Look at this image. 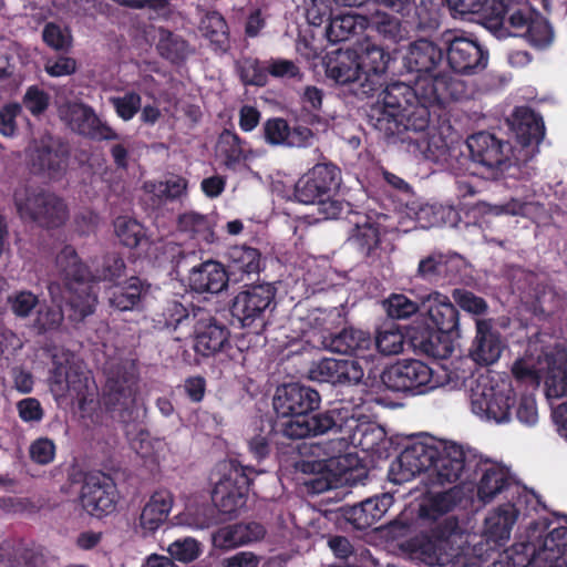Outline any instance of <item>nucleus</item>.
I'll return each mask as SVG.
<instances>
[{"instance_id": "09e8293b", "label": "nucleus", "mask_w": 567, "mask_h": 567, "mask_svg": "<svg viewBox=\"0 0 567 567\" xmlns=\"http://www.w3.org/2000/svg\"><path fill=\"white\" fill-rule=\"evenodd\" d=\"M174 522L178 526L204 529L213 524L212 509L204 503L190 501L181 513L174 516Z\"/></svg>"}, {"instance_id": "8fccbe9b", "label": "nucleus", "mask_w": 567, "mask_h": 567, "mask_svg": "<svg viewBox=\"0 0 567 567\" xmlns=\"http://www.w3.org/2000/svg\"><path fill=\"white\" fill-rule=\"evenodd\" d=\"M371 25L380 37L393 43H398L405 38V30L400 19L382 11H375L368 18Z\"/></svg>"}, {"instance_id": "9b49d317", "label": "nucleus", "mask_w": 567, "mask_h": 567, "mask_svg": "<svg viewBox=\"0 0 567 567\" xmlns=\"http://www.w3.org/2000/svg\"><path fill=\"white\" fill-rule=\"evenodd\" d=\"M467 147L471 154V174L485 179L498 178L508 167L522 159L507 142L485 132L470 136Z\"/></svg>"}, {"instance_id": "f257e3e1", "label": "nucleus", "mask_w": 567, "mask_h": 567, "mask_svg": "<svg viewBox=\"0 0 567 567\" xmlns=\"http://www.w3.org/2000/svg\"><path fill=\"white\" fill-rule=\"evenodd\" d=\"M403 66L417 74L414 85L389 84L371 106L370 122L385 136L398 135L415 157L440 162L447 145L435 128L429 127L427 107L460 99L464 85L446 70L443 50L427 40L409 45Z\"/></svg>"}, {"instance_id": "72a5a7b5", "label": "nucleus", "mask_w": 567, "mask_h": 567, "mask_svg": "<svg viewBox=\"0 0 567 567\" xmlns=\"http://www.w3.org/2000/svg\"><path fill=\"white\" fill-rule=\"evenodd\" d=\"M174 504L173 494L167 489L153 493L144 505L140 526L146 533L155 532L167 519Z\"/></svg>"}, {"instance_id": "f8f14e48", "label": "nucleus", "mask_w": 567, "mask_h": 567, "mask_svg": "<svg viewBox=\"0 0 567 567\" xmlns=\"http://www.w3.org/2000/svg\"><path fill=\"white\" fill-rule=\"evenodd\" d=\"M381 378L389 390L412 394H423L450 383L444 369L434 370L419 360L399 361L384 370Z\"/></svg>"}, {"instance_id": "a211bd4d", "label": "nucleus", "mask_w": 567, "mask_h": 567, "mask_svg": "<svg viewBox=\"0 0 567 567\" xmlns=\"http://www.w3.org/2000/svg\"><path fill=\"white\" fill-rule=\"evenodd\" d=\"M349 223L352 225L349 240L365 255L379 246L382 235L396 228L382 213H352Z\"/></svg>"}, {"instance_id": "473e14b6", "label": "nucleus", "mask_w": 567, "mask_h": 567, "mask_svg": "<svg viewBox=\"0 0 567 567\" xmlns=\"http://www.w3.org/2000/svg\"><path fill=\"white\" fill-rule=\"evenodd\" d=\"M421 308L427 312L433 328L439 331L450 332L457 327V311L446 296L431 292L422 298Z\"/></svg>"}, {"instance_id": "cd10ccee", "label": "nucleus", "mask_w": 567, "mask_h": 567, "mask_svg": "<svg viewBox=\"0 0 567 567\" xmlns=\"http://www.w3.org/2000/svg\"><path fill=\"white\" fill-rule=\"evenodd\" d=\"M32 169L54 176L65 166L66 151L53 137L44 136L29 147Z\"/></svg>"}, {"instance_id": "f03ea898", "label": "nucleus", "mask_w": 567, "mask_h": 567, "mask_svg": "<svg viewBox=\"0 0 567 567\" xmlns=\"http://www.w3.org/2000/svg\"><path fill=\"white\" fill-rule=\"evenodd\" d=\"M471 451L453 442L425 437L409 444L392 462L389 478L403 484L416 476L429 486L453 484L465 470Z\"/></svg>"}, {"instance_id": "de8ad7c7", "label": "nucleus", "mask_w": 567, "mask_h": 567, "mask_svg": "<svg viewBox=\"0 0 567 567\" xmlns=\"http://www.w3.org/2000/svg\"><path fill=\"white\" fill-rule=\"evenodd\" d=\"M213 216L202 215L196 212H186L178 217V229L190 237L203 239L207 243L215 240Z\"/></svg>"}, {"instance_id": "aec40b11", "label": "nucleus", "mask_w": 567, "mask_h": 567, "mask_svg": "<svg viewBox=\"0 0 567 567\" xmlns=\"http://www.w3.org/2000/svg\"><path fill=\"white\" fill-rule=\"evenodd\" d=\"M524 504L517 501L505 502L487 513L484 520L483 537L491 548L507 544Z\"/></svg>"}, {"instance_id": "c756f323", "label": "nucleus", "mask_w": 567, "mask_h": 567, "mask_svg": "<svg viewBox=\"0 0 567 567\" xmlns=\"http://www.w3.org/2000/svg\"><path fill=\"white\" fill-rule=\"evenodd\" d=\"M502 350L501 336L493 329L492 322L476 319V334L470 350L473 361L482 365L493 364L499 359Z\"/></svg>"}, {"instance_id": "dca6fc26", "label": "nucleus", "mask_w": 567, "mask_h": 567, "mask_svg": "<svg viewBox=\"0 0 567 567\" xmlns=\"http://www.w3.org/2000/svg\"><path fill=\"white\" fill-rule=\"evenodd\" d=\"M498 497H503L506 502L528 503L534 496L514 481L506 466L485 463L476 484V498L486 505Z\"/></svg>"}, {"instance_id": "412c9836", "label": "nucleus", "mask_w": 567, "mask_h": 567, "mask_svg": "<svg viewBox=\"0 0 567 567\" xmlns=\"http://www.w3.org/2000/svg\"><path fill=\"white\" fill-rule=\"evenodd\" d=\"M449 66L457 73L470 74L487 64V54L474 39L463 35L445 38Z\"/></svg>"}, {"instance_id": "2f4dec72", "label": "nucleus", "mask_w": 567, "mask_h": 567, "mask_svg": "<svg viewBox=\"0 0 567 567\" xmlns=\"http://www.w3.org/2000/svg\"><path fill=\"white\" fill-rule=\"evenodd\" d=\"M195 327V350L203 355H210L224 349L228 342V330L218 324L207 313L200 312Z\"/></svg>"}, {"instance_id": "423d86ee", "label": "nucleus", "mask_w": 567, "mask_h": 567, "mask_svg": "<svg viewBox=\"0 0 567 567\" xmlns=\"http://www.w3.org/2000/svg\"><path fill=\"white\" fill-rule=\"evenodd\" d=\"M54 369L50 390L59 404L78 403L82 416L94 409L96 385L82 362L73 354L53 355Z\"/></svg>"}, {"instance_id": "13d9d810", "label": "nucleus", "mask_w": 567, "mask_h": 567, "mask_svg": "<svg viewBox=\"0 0 567 567\" xmlns=\"http://www.w3.org/2000/svg\"><path fill=\"white\" fill-rule=\"evenodd\" d=\"M43 41L56 51L69 50L72 45V35L66 27L48 23L42 32Z\"/></svg>"}, {"instance_id": "774afa93", "label": "nucleus", "mask_w": 567, "mask_h": 567, "mask_svg": "<svg viewBox=\"0 0 567 567\" xmlns=\"http://www.w3.org/2000/svg\"><path fill=\"white\" fill-rule=\"evenodd\" d=\"M240 78L244 83L252 85H264L266 83V73L259 62L254 59H244L239 63Z\"/></svg>"}, {"instance_id": "6e6552de", "label": "nucleus", "mask_w": 567, "mask_h": 567, "mask_svg": "<svg viewBox=\"0 0 567 567\" xmlns=\"http://www.w3.org/2000/svg\"><path fill=\"white\" fill-rule=\"evenodd\" d=\"M340 184V172L331 164H318L301 176L295 186V197L299 203L317 207V220L339 218L348 212L349 205L334 194Z\"/></svg>"}, {"instance_id": "bb28decb", "label": "nucleus", "mask_w": 567, "mask_h": 567, "mask_svg": "<svg viewBox=\"0 0 567 567\" xmlns=\"http://www.w3.org/2000/svg\"><path fill=\"white\" fill-rule=\"evenodd\" d=\"M360 65V60L353 49L339 50L334 55L329 58L326 66V73L327 76L337 84H352L355 86L357 94L365 95L363 93L364 78Z\"/></svg>"}, {"instance_id": "69168bd1", "label": "nucleus", "mask_w": 567, "mask_h": 567, "mask_svg": "<svg viewBox=\"0 0 567 567\" xmlns=\"http://www.w3.org/2000/svg\"><path fill=\"white\" fill-rule=\"evenodd\" d=\"M111 103L122 120L130 121L141 107V96L137 93L128 92L123 96L112 97Z\"/></svg>"}, {"instance_id": "e2e57ef3", "label": "nucleus", "mask_w": 567, "mask_h": 567, "mask_svg": "<svg viewBox=\"0 0 567 567\" xmlns=\"http://www.w3.org/2000/svg\"><path fill=\"white\" fill-rule=\"evenodd\" d=\"M453 298L462 310L474 316L484 315L487 311L485 300L471 291L456 289L453 292Z\"/></svg>"}, {"instance_id": "0e129e2a", "label": "nucleus", "mask_w": 567, "mask_h": 567, "mask_svg": "<svg viewBox=\"0 0 567 567\" xmlns=\"http://www.w3.org/2000/svg\"><path fill=\"white\" fill-rule=\"evenodd\" d=\"M29 455L37 464H50L55 456V444L48 437H39L30 444Z\"/></svg>"}, {"instance_id": "0eeeda50", "label": "nucleus", "mask_w": 567, "mask_h": 567, "mask_svg": "<svg viewBox=\"0 0 567 567\" xmlns=\"http://www.w3.org/2000/svg\"><path fill=\"white\" fill-rule=\"evenodd\" d=\"M328 316L327 311L320 309L308 315L307 320L311 328L309 331H302L303 334H309L308 342L332 352L351 354L353 358L350 360H359L365 367V372L373 371L378 358L370 334L359 329L346 328L338 334L326 336L322 331L329 329L327 327Z\"/></svg>"}, {"instance_id": "4be33fe9", "label": "nucleus", "mask_w": 567, "mask_h": 567, "mask_svg": "<svg viewBox=\"0 0 567 567\" xmlns=\"http://www.w3.org/2000/svg\"><path fill=\"white\" fill-rule=\"evenodd\" d=\"M308 373L317 382L357 384L364 377L365 367L359 360L324 358L313 362Z\"/></svg>"}, {"instance_id": "39448f33", "label": "nucleus", "mask_w": 567, "mask_h": 567, "mask_svg": "<svg viewBox=\"0 0 567 567\" xmlns=\"http://www.w3.org/2000/svg\"><path fill=\"white\" fill-rule=\"evenodd\" d=\"M339 431L341 436L309 447V455L313 458L317 470H326L333 476H340L353 466L354 460L348 453L350 445L369 451L378 445L383 436L380 429L369 423H360L353 416L340 424Z\"/></svg>"}, {"instance_id": "6e6d98bb", "label": "nucleus", "mask_w": 567, "mask_h": 567, "mask_svg": "<svg viewBox=\"0 0 567 567\" xmlns=\"http://www.w3.org/2000/svg\"><path fill=\"white\" fill-rule=\"evenodd\" d=\"M114 231L120 241L127 247H136L145 238L144 227L134 218L120 216L114 221Z\"/></svg>"}, {"instance_id": "603ef678", "label": "nucleus", "mask_w": 567, "mask_h": 567, "mask_svg": "<svg viewBox=\"0 0 567 567\" xmlns=\"http://www.w3.org/2000/svg\"><path fill=\"white\" fill-rule=\"evenodd\" d=\"M217 151L225 158V164L233 167L248 157V150L243 145L239 137L225 131L220 134Z\"/></svg>"}, {"instance_id": "7ed1b4c3", "label": "nucleus", "mask_w": 567, "mask_h": 567, "mask_svg": "<svg viewBox=\"0 0 567 567\" xmlns=\"http://www.w3.org/2000/svg\"><path fill=\"white\" fill-rule=\"evenodd\" d=\"M56 270L60 281L49 286L50 296L56 308L39 309L34 326L40 331L55 329L61 324L63 313L60 302L64 299L69 305V319L74 322H80L93 313L96 305V292L89 280L90 275L71 246L64 247L56 256Z\"/></svg>"}, {"instance_id": "f704fd0d", "label": "nucleus", "mask_w": 567, "mask_h": 567, "mask_svg": "<svg viewBox=\"0 0 567 567\" xmlns=\"http://www.w3.org/2000/svg\"><path fill=\"white\" fill-rule=\"evenodd\" d=\"M167 553L169 557L157 554L148 555L144 567H168L172 565V559L182 564H189L203 553V545L195 538L185 537L169 544Z\"/></svg>"}, {"instance_id": "58836bf2", "label": "nucleus", "mask_w": 567, "mask_h": 567, "mask_svg": "<svg viewBox=\"0 0 567 567\" xmlns=\"http://www.w3.org/2000/svg\"><path fill=\"white\" fill-rule=\"evenodd\" d=\"M265 535L264 527L258 523L235 524L220 528L214 536L218 546L233 547L260 539Z\"/></svg>"}, {"instance_id": "b1692460", "label": "nucleus", "mask_w": 567, "mask_h": 567, "mask_svg": "<svg viewBox=\"0 0 567 567\" xmlns=\"http://www.w3.org/2000/svg\"><path fill=\"white\" fill-rule=\"evenodd\" d=\"M455 536L452 533L447 537L414 538L409 544L411 559L429 567H444L453 563V557L458 555V550L451 546Z\"/></svg>"}, {"instance_id": "7c9ffc66", "label": "nucleus", "mask_w": 567, "mask_h": 567, "mask_svg": "<svg viewBox=\"0 0 567 567\" xmlns=\"http://www.w3.org/2000/svg\"><path fill=\"white\" fill-rule=\"evenodd\" d=\"M264 134L267 143L276 146L306 147L311 144L313 134L306 126L290 128L282 118H270L264 125Z\"/></svg>"}, {"instance_id": "c9c22d12", "label": "nucleus", "mask_w": 567, "mask_h": 567, "mask_svg": "<svg viewBox=\"0 0 567 567\" xmlns=\"http://www.w3.org/2000/svg\"><path fill=\"white\" fill-rule=\"evenodd\" d=\"M227 281L226 270L216 261H206L193 268L189 275V285L198 292L218 293L226 288Z\"/></svg>"}, {"instance_id": "20e7f679", "label": "nucleus", "mask_w": 567, "mask_h": 567, "mask_svg": "<svg viewBox=\"0 0 567 567\" xmlns=\"http://www.w3.org/2000/svg\"><path fill=\"white\" fill-rule=\"evenodd\" d=\"M319 404V393L309 386L298 383L279 386L274 396V409L278 416L288 417L281 425L284 435L290 439H303L324 434L337 426L336 410L308 414Z\"/></svg>"}, {"instance_id": "9d476101", "label": "nucleus", "mask_w": 567, "mask_h": 567, "mask_svg": "<svg viewBox=\"0 0 567 567\" xmlns=\"http://www.w3.org/2000/svg\"><path fill=\"white\" fill-rule=\"evenodd\" d=\"M512 394L513 386L507 379L480 375L471 388L472 412L482 420L506 423L512 417Z\"/></svg>"}, {"instance_id": "e433bc0d", "label": "nucleus", "mask_w": 567, "mask_h": 567, "mask_svg": "<svg viewBox=\"0 0 567 567\" xmlns=\"http://www.w3.org/2000/svg\"><path fill=\"white\" fill-rule=\"evenodd\" d=\"M463 265L456 255L432 254L420 260L417 276L425 280L452 279Z\"/></svg>"}, {"instance_id": "680f3d73", "label": "nucleus", "mask_w": 567, "mask_h": 567, "mask_svg": "<svg viewBox=\"0 0 567 567\" xmlns=\"http://www.w3.org/2000/svg\"><path fill=\"white\" fill-rule=\"evenodd\" d=\"M204 35L213 42L223 43L227 34V25L224 18L216 12L208 13L200 23Z\"/></svg>"}, {"instance_id": "338daca9", "label": "nucleus", "mask_w": 567, "mask_h": 567, "mask_svg": "<svg viewBox=\"0 0 567 567\" xmlns=\"http://www.w3.org/2000/svg\"><path fill=\"white\" fill-rule=\"evenodd\" d=\"M12 312L20 318L28 317L38 305V298L30 291H20L8 298Z\"/></svg>"}, {"instance_id": "1a4fd4ad", "label": "nucleus", "mask_w": 567, "mask_h": 567, "mask_svg": "<svg viewBox=\"0 0 567 567\" xmlns=\"http://www.w3.org/2000/svg\"><path fill=\"white\" fill-rule=\"evenodd\" d=\"M493 27L501 25L514 37H523L535 49L550 47L555 34L548 21L527 3L497 0L489 17Z\"/></svg>"}, {"instance_id": "79ce46f5", "label": "nucleus", "mask_w": 567, "mask_h": 567, "mask_svg": "<svg viewBox=\"0 0 567 567\" xmlns=\"http://www.w3.org/2000/svg\"><path fill=\"white\" fill-rule=\"evenodd\" d=\"M514 125L516 136L522 146L539 143L544 137L542 117L529 109H518L515 113Z\"/></svg>"}, {"instance_id": "864d4df0", "label": "nucleus", "mask_w": 567, "mask_h": 567, "mask_svg": "<svg viewBox=\"0 0 567 567\" xmlns=\"http://www.w3.org/2000/svg\"><path fill=\"white\" fill-rule=\"evenodd\" d=\"M231 271L246 275L257 274L260 269V254L257 249L245 246L234 247L230 252Z\"/></svg>"}, {"instance_id": "3c124183", "label": "nucleus", "mask_w": 567, "mask_h": 567, "mask_svg": "<svg viewBox=\"0 0 567 567\" xmlns=\"http://www.w3.org/2000/svg\"><path fill=\"white\" fill-rule=\"evenodd\" d=\"M405 337L401 328L396 324H389L378 330L373 343L383 355H395L403 351Z\"/></svg>"}, {"instance_id": "393cba45", "label": "nucleus", "mask_w": 567, "mask_h": 567, "mask_svg": "<svg viewBox=\"0 0 567 567\" xmlns=\"http://www.w3.org/2000/svg\"><path fill=\"white\" fill-rule=\"evenodd\" d=\"M83 508L93 516L111 513L115 507V486L102 474L86 476L80 495Z\"/></svg>"}, {"instance_id": "5701e85b", "label": "nucleus", "mask_w": 567, "mask_h": 567, "mask_svg": "<svg viewBox=\"0 0 567 567\" xmlns=\"http://www.w3.org/2000/svg\"><path fill=\"white\" fill-rule=\"evenodd\" d=\"M274 298L275 288L270 284L248 286L234 298L231 313L248 326L262 316Z\"/></svg>"}, {"instance_id": "4468645a", "label": "nucleus", "mask_w": 567, "mask_h": 567, "mask_svg": "<svg viewBox=\"0 0 567 567\" xmlns=\"http://www.w3.org/2000/svg\"><path fill=\"white\" fill-rule=\"evenodd\" d=\"M532 558L525 564L522 560L513 563V567H528V565H548L557 567L556 564L567 553V527L555 525L547 518H539L529 524L526 530Z\"/></svg>"}, {"instance_id": "052dcab7", "label": "nucleus", "mask_w": 567, "mask_h": 567, "mask_svg": "<svg viewBox=\"0 0 567 567\" xmlns=\"http://www.w3.org/2000/svg\"><path fill=\"white\" fill-rule=\"evenodd\" d=\"M386 311L390 317L405 319L419 310V306L404 295L394 293L385 301Z\"/></svg>"}, {"instance_id": "37998d69", "label": "nucleus", "mask_w": 567, "mask_h": 567, "mask_svg": "<svg viewBox=\"0 0 567 567\" xmlns=\"http://www.w3.org/2000/svg\"><path fill=\"white\" fill-rule=\"evenodd\" d=\"M474 210L482 215L524 216L533 220H537L543 214L544 208L535 202H522L517 198H512L504 205H489L486 203H481L475 207Z\"/></svg>"}, {"instance_id": "4d7b16f0", "label": "nucleus", "mask_w": 567, "mask_h": 567, "mask_svg": "<svg viewBox=\"0 0 567 567\" xmlns=\"http://www.w3.org/2000/svg\"><path fill=\"white\" fill-rule=\"evenodd\" d=\"M252 431L254 433L248 440L249 451L256 460H262L269 453L271 425L269 422L260 420L255 423Z\"/></svg>"}, {"instance_id": "4c0bfd02", "label": "nucleus", "mask_w": 567, "mask_h": 567, "mask_svg": "<svg viewBox=\"0 0 567 567\" xmlns=\"http://www.w3.org/2000/svg\"><path fill=\"white\" fill-rule=\"evenodd\" d=\"M392 504L393 494L390 492L368 498L352 508L351 518L358 528L370 527L384 516Z\"/></svg>"}, {"instance_id": "2eb2a0df", "label": "nucleus", "mask_w": 567, "mask_h": 567, "mask_svg": "<svg viewBox=\"0 0 567 567\" xmlns=\"http://www.w3.org/2000/svg\"><path fill=\"white\" fill-rule=\"evenodd\" d=\"M217 473L213 501L221 513L234 514L246 503L252 468L227 460L218 464Z\"/></svg>"}, {"instance_id": "c85d7f7f", "label": "nucleus", "mask_w": 567, "mask_h": 567, "mask_svg": "<svg viewBox=\"0 0 567 567\" xmlns=\"http://www.w3.org/2000/svg\"><path fill=\"white\" fill-rule=\"evenodd\" d=\"M362 69L363 93L370 94L379 85L380 76L386 71L390 54L381 47L365 42L353 49Z\"/></svg>"}, {"instance_id": "bf43d9fd", "label": "nucleus", "mask_w": 567, "mask_h": 567, "mask_svg": "<svg viewBox=\"0 0 567 567\" xmlns=\"http://www.w3.org/2000/svg\"><path fill=\"white\" fill-rule=\"evenodd\" d=\"M451 9L460 14L481 13L489 19L497 0H446Z\"/></svg>"}, {"instance_id": "ea45409f", "label": "nucleus", "mask_w": 567, "mask_h": 567, "mask_svg": "<svg viewBox=\"0 0 567 567\" xmlns=\"http://www.w3.org/2000/svg\"><path fill=\"white\" fill-rule=\"evenodd\" d=\"M145 194L154 204L181 199L186 195L187 181L178 175H171L164 181H148L143 185Z\"/></svg>"}, {"instance_id": "6ab92c4d", "label": "nucleus", "mask_w": 567, "mask_h": 567, "mask_svg": "<svg viewBox=\"0 0 567 567\" xmlns=\"http://www.w3.org/2000/svg\"><path fill=\"white\" fill-rule=\"evenodd\" d=\"M133 365L125 363L107 372L103 403L114 412L130 410L135 402Z\"/></svg>"}, {"instance_id": "f3484780", "label": "nucleus", "mask_w": 567, "mask_h": 567, "mask_svg": "<svg viewBox=\"0 0 567 567\" xmlns=\"http://www.w3.org/2000/svg\"><path fill=\"white\" fill-rule=\"evenodd\" d=\"M14 204L22 218L45 227H59L69 217L68 207L61 198L52 194H37L27 187L16 190Z\"/></svg>"}, {"instance_id": "5fc2aeb1", "label": "nucleus", "mask_w": 567, "mask_h": 567, "mask_svg": "<svg viewBox=\"0 0 567 567\" xmlns=\"http://www.w3.org/2000/svg\"><path fill=\"white\" fill-rule=\"evenodd\" d=\"M406 207L409 216L413 217L421 228H431L443 223L445 208L442 206L412 202L406 204Z\"/></svg>"}, {"instance_id": "ddd939ff", "label": "nucleus", "mask_w": 567, "mask_h": 567, "mask_svg": "<svg viewBox=\"0 0 567 567\" xmlns=\"http://www.w3.org/2000/svg\"><path fill=\"white\" fill-rule=\"evenodd\" d=\"M513 373L517 380H528L533 389L537 388L540 378H545L548 398L567 395V353L564 349L536 361L530 355L518 359L513 365Z\"/></svg>"}, {"instance_id": "49530a36", "label": "nucleus", "mask_w": 567, "mask_h": 567, "mask_svg": "<svg viewBox=\"0 0 567 567\" xmlns=\"http://www.w3.org/2000/svg\"><path fill=\"white\" fill-rule=\"evenodd\" d=\"M457 493L454 489L445 492H427L419 506V517L435 520L440 516L453 509L457 502Z\"/></svg>"}, {"instance_id": "a878e982", "label": "nucleus", "mask_w": 567, "mask_h": 567, "mask_svg": "<svg viewBox=\"0 0 567 567\" xmlns=\"http://www.w3.org/2000/svg\"><path fill=\"white\" fill-rule=\"evenodd\" d=\"M60 117L75 132L93 138H115V133L103 123L94 111L81 103H68L60 107Z\"/></svg>"}, {"instance_id": "a18cd8bd", "label": "nucleus", "mask_w": 567, "mask_h": 567, "mask_svg": "<svg viewBox=\"0 0 567 567\" xmlns=\"http://www.w3.org/2000/svg\"><path fill=\"white\" fill-rule=\"evenodd\" d=\"M131 444L134 452L150 464H159L169 452L165 440L153 436L146 431L138 432Z\"/></svg>"}, {"instance_id": "c03bdc74", "label": "nucleus", "mask_w": 567, "mask_h": 567, "mask_svg": "<svg viewBox=\"0 0 567 567\" xmlns=\"http://www.w3.org/2000/svg\"><path fill=\"white\" fill-rule=\"evenodd\" d=\"M369 27L368 18L348 12L331 19L327 35L332 42H340L362 33Z\"/></svg>"}, {"instance_id": "a19ab883", "label": "nucleus", "mask_w": 567, "mask_h": 567, "mask_svg": "<svg viewBox=\"0 0 567 567\" xmlns=\"http://www.w3.org/2000/svg\"><path fill=\"white\" fill-rule=\"evenodd\" d=\"M145 295L138 278H130L125 284H115L107 290L110 305L121 311L134 309Z\"/></svg>"}]
</instances>
